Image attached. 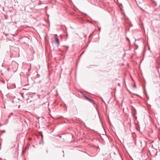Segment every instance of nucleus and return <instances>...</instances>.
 Returning a JSON list of instances; mask_svg holds the SVG:
<instances>
[{
    "label": "nucleus",
    "mask_w": 160,
    "mask_h": 160,
    "mask_svg": "<svg viewBox=\"0 0 160 160\" xmlns=\"http://www.w3.org/2000/svg\"><path fill=\"white\" fill-rule=\"evenodd\" d=\"M54 38L55 39V41L56 42L57 44V46L58 47L60 45V42H59V40L57 37V35L55 34L54 35Z\"/></svg>",
    "instance_id": "nucleus-1"
},
{
    "label": "nucleus",
    "mask_w": 160,
    "mask_h": 160,
    "mask_svg": "<svg viewBox=\"0 0 160 160\" xmlns=\"http://www.w3.org/2000/svg\"><path fill=\"white\" fill-rule=\"evenodd\" d=\"M84 97L86 99H87L88 101H89V102H91L92 103H93L94 101L92 99L90 98H89L88 97V96H87L86 95H84Z\"/></svg>",
    "instance_id": "nucleus-2"
},
{
    "label": "nucleus",
    "mask_w": 160,
    "mask_h": 160,
    "mask_svg": "<svg viewBox=\"0 0 160 160\" xmlns=\"http://www.w3.org/2000/svg\"><path fill=\"white\" fill-rule=\"evenodd\" d=\"M67 49H66V51H67L68 48H69V47L68 46H67Z\"/></svg>",
    "instance_id": "nucleus-3"
},
{
    "label": "nucleus",
    "mask_w": 160,
    "mask_h": 160,
    "mask_svg": "<svg viewBox=\"0 0 160 160\" xmlns=\"http://www.w3.org/2000/svg\"><path fill=\"white\" fill-rule=\"evenodd\" d=\"M134 110L135 111V112H136V110L134 108V109L132 110V112H133Z\"/></svg>",
    "instance_id": "nucleus-4"
},
{
    "label": "nucleus",
    "mask_w": 160,
    "mask_h": 160,
    "mask_svg": "<svg viewBox=\"0 0 160 160\" xmlns=\"http://www.w3.org/2000/svg\"><path fill=\"white\" fill-rule=\"evenodd\" d=\"M41 137H42V139H43V136H42V134L41 135Z\"/></svg>",
    "instance_id": "nucleus-5"
},
{
    "label": "nucleus",
    "mask_w": 160,
    "mask_h": 160,
    "mask_svg": "<svg viewBox=\"0 0 160 160\" xmlns=\"http://www.w3.org/2000/svg\"><path fill=\"white\" fill-rule=\"evenodd\" d=\"M25 152V150L23 151L22 153H23Z\"/></svg>",
    "instance_id": "nucleus-6"
},
{
    "label": "nucleus",
    "mask_w": 160,
    "mask_h": 160,
    "mask_svg": "<svg viewBox=\"0 0 160 160\" xmlns=\"http://www.w3.org/2000/svg\"><path fill=\"white\" fill-rule=\"evenodd\" d=\"M84 51H83V52H82V54H83V53H84Z\"/></svg>",
    "instance_id": "nucleus-7"
},
{
    "label": "nucleus",
    "mask_w": 160,
    "mask_h": 160,
    "mask_svg": "<svg viewBox=\"0 0 160 160\" xmlns=\"http://www.w3.org/2000/svg\"><path fill=\"white\" fill-rule=\"evenodd\" d=\"M134 87H136V85H134Z\"/></svg>",
    "instance_id": "nucleus-8"
},
{
    "label": "nucleus",
    "mask_w": 160,
    "mask_h": 160,
    "mask_svg": "<svg viewBox=\"0 0 160 160\" xmlns=\"http://www.w3.org/2000/svg\"><path fill=\"white\" fill-rule=\"evenodd\" d=\"M136 114V112H135L134 113H133V114H134V115H135V114Z\"/></svg>",
    "instance_id": "nucleus-9"
},
{
    "label": "nucleus",
    "mask_w": 160,
    "mask_h": 160,
    "mask_svg": "<svg viewBox=\"0 0 160 160\" xmlns=\"http://www.w3.org/2000/svg\"><path fill=\"white\" fill-rule=\"evenodd\" d=\"M100 29H101V28H99V30H100Z\"/></svg>",
    "instance_id": "nucleus-10"
},
{
    "label": "nucleus",
    "mask_w": 160,
    "mask_h": 160,
    "mask_svg": "<svg viewBox=\"0 0 160 160\" xmlns=\"http://www.w3.org/2000/svg\"><path fill=\"white\" fill-rule=\"evenodd\" d=\"M46 152H48V150H46Z\"/></svg>",
    "instance_id": "nucleus-11"
},
{
    "label": "nucleus",
    "mask_w": 160,
    "mask_h": 160,
    "mask_svg": "<svg viewBox=\"0 0 160 160\" xmlns=\"http://www.w3.org/2000/svg\"><path fill=\"white\" fill-rule=\"evenodd\" d=\"M33 94H35L36 93H32Z\"/></svg>",
    "instance_id": "nucleus-12"
},
{
    "label": "nucleus",
    "mask_w": 160,
    "mask_h": 160,
    "mask_svg": "<svg viewBox=\"0 0 160 160\" xmlns=\"http://www.w3.org/2000/svg\"><path fill=\"white\" fill-rule=\"evenodd\" d=\"M20 106V105H19V106H18V108H19Z\"/></svg>",
    "instance_id": "nucleus-13"
},
{
    "label": "nucleus",
    "mask_w": 160,
    "mask_h": 160,
    "mask_svg": "<svg viewBox=\"0 0 160 160\" xmlns=\"http://www.w3.org/2000/svg\"><path fill=\"white\" fill-rule=\"evenodd\" d=\"M20 106V105H19V106H18V108H19Z\"/></svg>",
    "instance_id": "nucleus-14"
},
{
    "label": "nucleus",
    "mask_w": 160,
    "mask_h": 160,
    "mask_svg": "<svg viewBox=\"0 0 160 160\" xmlns=\"http://www.w3.org/2000/svg\"><path fill=\"white\" fill-rule=\"evenodd\" d=\"M11 114L12 115V112H11Z\"/></svg>",
    "instance_id": "nucleus-15"
},
{
    "label": "nucleus",
    "mask_w": 160,
    "mask_h": 160,
    "mask_svg": "<svg viewBox=\"0 0 160 160\" xmlns=\"http://www.w3.org/2000/svg\"><path fill=\"white\" fill-rule=\"evenodd\" d=\"M30 70V69H28V71H29Z\"/></svg>",
    "instance_id": "nucleus-16"
}]
</instances>
